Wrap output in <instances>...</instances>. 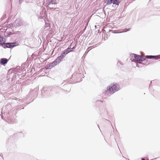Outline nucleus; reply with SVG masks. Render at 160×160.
I'll list each match as a JSON object with an SVG mask.
<instances>
[{"label":"nucleus","instance_id":"nucleus-1","mask_svg":"<svg viewBox=\"0 0 160 160\" xmlns=\"http://www.w3.org/2000/svg\"><path fill=\"white\" fill-rule=\"evenodd\" d=\"M12 106L10 103H8L4 107H3L1 112V118L2 120L9 124L16 122L17 113L16 109H12Z\"/></svg>","mask_w":160,"mask_h":160},{"label":"nucleus","instance_id":"nucleus-2","mask_svg":"<svg viewBox=\"0 0 160 160\" xmlns=\"http://www.w3.org/2000/svg\"><path fill=\"white\" fill-rule=\"evenodd\" d=\"M12 69H10L8 70L7 73V76L6 78H7L5 80V82L7 85H5V86L6 88L5 90L8 88H10L11 87L10 86L12 84H14L16 81V77L18 76V73L15 72Z\"/></svg>","mask_w":160,"mask_h":160},{"label":"nucleus","instance_id":"nucleus-3","mask_svg":"<svg viewBox=\"0 0 160 160\" xmlns=\"http://www.w3.org/2000/svg\"><path fill=\"white\" fill-rule=\"evenodd\" d=\"M120 89L119 84L114 82L107 87V89L104 90L102 93L106 97H109L115 92Z\"/></svg>","mask_w":160,"mask_h":160},{"label":"nucleus","instance_id":"nucleus-4","mask_svg":"<svg viewBox=\"0 0 160 160\" xmlns=\"http://www.w3.org/2000/svg\"><path fill=\"white\" fill-rule=\"evenodd\" d=\"M81 76L82 75L80 73H77L75 74L73 73L72 75V77L70 79H67L66 81H67V82L70 83L79 82L82 80Z\"/></svg>","mask_w":160,"mask_h":160},{"label":"nucleus","instance_id":"nucleus-5","mask_svg":"<svg viewBox=\"0 0 160 160\" xmlns=\"http://www.w3.org/2000/svg\"><path fill=\"white\" fill-rule=\"evenodd\" d=\"M15 138L11 136L8 139L7 143V147L8 149H14L16 147V145L14 142Z\"/></svg>","mask_w":160,"mask_h":160},{"label":"nucleus","instance_id":"nucleus-6","mask_svg":"<svg viewBox=\"0 0 160 160\" xmlns=\"http://www.w3.org/2000/svg\"><path fill=\"white\" fill-rule=\"evenodd\" d=\"M98 109L99 110V113L100 114L102 117L104 118L108 116V113L107 108L105 104L103 105L102 106H99Z\"/></svg>","mask_w":160,"mask_h":160},{"label":"nucleus","instance_id":"nucleus-7","mask_svg":"<svg viewBox=\"0 0 160 160\" xmlns=\"http://www.w3.org/2000/svg\"><path fill=\"white\" fill-rule=\"evenodd\" d=\"M51 91L50 88L44 87L41 90L42 95L45 97H47L49 96Z\"/></svg>","mask_w":160,"mask_h":160},{"label":"nucleus","instance_id":"nucleus-8","mask_svg":"<svg viewBox=\"0 0 160 160\" xmlns=\"http://www.w3.org/2000/svg\"><path fill=\"white\" fill-rule=\"evenodd\" d=\"M4 70L6 71V72L4 74H2V75L1 76V77H2V79L1 80V86L2 85L3 87L5 88H4L3 89H5V88H6L5 87L6 85H7L6 83L5 82V80L7 79V78H6V77L7 76V73L8 71H7V70L6 69H3Z\"/></svg>","mask_w":160,"mask_h":160},{"label":"nucleus","instance_id":"nucleus-9","mask_svg":"<svg viewBox=\"0 0 160 160\" xmlns=\"http://www.w3.org/2000/svg\"><path fill=\"white\" fill-rule=\"evenodd\" d=\"M130 56L131 57L130 60L132 62H135L139 61L140 55L132 53L130 54Z\"/></svg>","mask_w":160,"mask_h":160},{"label":"nucleus","instance_id":"nucleus-10","mask_svg":"<svg viewBox=\"0 0 160 160\" xmlns=\"http://www.w3.org/2000/svg\"><path fill=\"white\" fill-rule=\"evenodd\" d=\"M68 54L67 51L65 49L60 54V56H58L57 59L60 62Z\"/></svg>","mask_w":160,"mask_h":160},{"label":"nucleus","instance_id":"nucleus-11","mask_svg":"<svg viewBox=\"0 0 160 160\" xmlns=\"http://www.w3.org/2000/svg\"><path fill=\"white\" fill-rule=\"evenodd\" d=\"M3 27L1 28V45L4 43L6 42V39L3 38V36H1V35H3V34L5 35L4 32L1 31L2 30H3Z\"/></svg>","mask_w":160,"mask_h":160},{"label":"nucleus","instance_id":"nucleus-12","mask_svg":"<svg viewBox=\"0 0 160 160\" xmlns=\"http://www.w3.org/2000/svg\"><path fill=\"white\" fill-rule=\"evenodd\" d=\"M19 43L17 42H8V48L12 49L14 47L18 46Z\"/></svg>","mask_w":160,"mask_h":160},{"label":"nucleus","instance_id":"nucleus-13","mask_svg":"<svg viewBox=\"0 0 160 160\" xmlns=\"http://www.w3.org/2000/svg\"><path fill=\"white\" fill-rule=\"evenodd\" d=\"M10 58L7 59L5 58H1V65L5 66L7 63Z\"/></svg>","mask_w":160,"mask_h":160},{"label":"nucleus","instance_id":"nucleus-14","mask_svg":"<svg viewBox=\"0 0 160 160\" xmlns=\"http://www.w3.org/2000/svg\"><path fill=\"white\" fill-rule=\"evenodd\" d=\"M24 75H22V74H20L19 75L18 73V76L16 77V83L17 82H18V83H21V80L23 79L22 78H22H24Z\"/></svg>","mask_w":160,"mask_h":160},{"label":"nucleus","instance_id":"nucleus-15","mask_svg":"<svg viewBox=\"0 0 160 160\" xmlns=\"http://www.w3.org/2000/svg\"><path fill=\"white\" fill-rule=\"evenodd\" d=\"M38 93V92L37 90V89H34L32 90L31 91H30L29 93V95H31L32 96V97H34L35 98L37 96Z\"/></svg>","mask_w":160,"mask_h":160},{"label":"nucleus","instance_id":"nucleus-16","mask_svg":"<svg viewBox=\"0 0 160 160\" xmlns=\"http://www.w3.org/2000/svg\"><path fill=\"white\" fill-rule=\"evenodd\" d=\"M60 62L57 58L54 61L49 63V64L50 66H51L52 68Z\"/></svg>","mask_w":160,"mask_h":160},{"label":"nucleus","instance_id":"nucleus-17","mask_svg":"<svg viewBox=\"0 0 160 160\" xmlns=\"http://www.w3.org/2000/svg\"><path fill=\"white\" fill-rule=\"evenodd\" d=\"M12 136H13V138H15L16 137H24V135L22 132H19L15 133L13 134Z\"/></svg>","mask_w":160,"mask_h":160},{"label":"nucleus","instance_id":"nucleus-18","mask_svg":"<svg viewBox=\"0 0 160 160\" xmlns=\"http://www.w3.org/2000/svg\"><path fill=\"white\" fill-rule=\"evenodd\" d=\"M51 28L50 24L49 22L48 21H46L45 23V26L44 27V29H46L45 31L49 30Z\"/></svg>","mask_w":160,"mask_h":160},{"label":"nucleus","instance_id":"nucleus-19","mask_svg":"<svg viewBox=\"0 0 160 160\" xmlns=\"http://www.w3.org/2000/svg\"><path fill=\"white\" fill-rule=\"evenodd\" d=\"M15 23L16 24V26L18 27L20 26L22 24V20L19 18L16 20Z\"/></svg>","mask_w":160,"mask_h":160},{"label":"nucleus","instance_id":"nucleus-20","mask_svg":"<svg viewBox=\"0 0 160 160\" xmlns=\"http://www.w3.org/2000/svg\"><path fill=\"white\" fill-rule=\"evenodd\" d=\"M120 3V2L119 0H113L112 6L114 7V5L118 6Z\"/></svg>","mask_w":160,"mask_h":160},{"label":"nucleus","instance_id":"nucleus-21","mask_svg":"<svg viewBox=\"0 0 160 160\" xmlns=\"http://www.w3.org/2000/svg\"><path fill=\"white\" fill-rule=\"evenodd\" d=\"M160 55H151V59L155 60H157L158 59H160V57L159 56Z\"/></svg>","mask_w":160,"mask_h":160},{"label":"nucleus","instance_id":"nucleus-22","mask_svg":"<svg viewBox=\"0 0 160 160\" xmlns=\"http://www.w3.org/2000/svg\"><path fill=\"white\" fill-rule=\"evenodd\" d=\"M99 101L100 102H94V103H95V104L96 105H100L99 106H102L103 105H104L103 104V102L102 100L101 101V100H99Z\"/></svg>","mask_w":160,"mask_h":160},{"label":"nucleus","instance_id":"nucleus-23","mask_svg":"<svg viewBox=\"0 0 160 160\" xmlns=\"http://www.w3.org/2000/svg\"><path fill=\"white\" fill-rule=\"evenodd\" d=\"M14 25L13 23H10V24H7L6 25H5V26L6 25V28H12L13 27Z\"/></svg>","mask_w":160,"mask_h":160},{"label":"nucleus","instance_id":"nucleus-24","mask_svg":"<svg viewBox=\"0 0 160 160\" xmlns=\"http://www.w3.org/2000/svg\"><path fill=\"white\" fill-rule=\"evenodd\" d=\"M8 42H5L3 44L1 45V46L2 47L4 48H8Z\"/></svg>","mask_w":160,"mask_h":160},{"label":"nucleus","instance_id":"nucleus-25","mask_svg":"<svg viewBox=\"0 0 160 160\" xmlns=\"http://www.w3.org/2000/svg\"><path fill=\"white\" fill-rule=\"evenodd\" d=\"M100 102L99 99H98L97 98V97L96 98H94L92 100V102L94 103L95 102Z\"/></svg>","mask_w":160,"mask_h":160},{"label":"nucleus","instance_id":"nucleus-26","mask_svg":"<svg viewBox=\"0 0 160 160\" xmlns=\"http://www.w3.org/2000/svg\"><path fill=\"white\" fill-rule=\"evenodd\" d=\"M30 0H19V4H21L23 1H24L25 2L28 3L30 2Z\"/></svg>","mask_w":160,"mask_h":160},{"label":"nucleus","instance_id":"nucleus-27","mask_svg":"<svg viewBox=\"0 0 160 160\" xmlns=\"http://www.w3.org/2000/svg\"><path fill=\"white\" fill-rule=\"evenodd\" d=\"M73 49H72V48L71 47H68L66 49V50L68 52V53H69V52H72L73 50Z\"/></svg>","mask_w":160,"mask_h":160},{"label":"nucleus","instance_id":"nucleus-28","mask_svg":"<svg viewBox=\"0 0 160 160\" xmlns=\"http://www.w3.org/2000/svg\"><path fill=\"white\" fill-rule=\"evenodd\" d=\"M113 0H108L106 4V6L109 5L112 3L113 4Z\"/></svg>","mask_w":160,"mask_h":160},{"label":"nucleus","instance_id":"nucleus-29","mask_svg":"<svg viewBox=\"0 0 160 160\" xmlns=\"http://www.w3.org/2000/svg\"><path fill=\"white\" fill-rule=\"evenodd\" d=\"M146 60V58H145V57H141L140 56L139 58V62H143L145 61Z\"/></svg>","mask_w":160,"mask_h":160},{"label":"nucleus","instance_id":"nucleus-30","mask_svg":"<svg viewBox=\"0 0 160 160\" xmlns=\"http://www.w3.org/2000/svg\"><path fill=\"white\" fill-rule=\"evenodd\" d=\"M13 35L12 36V38L13 39V40L16 41L17 40V38L18 37V35H16L15 34L12 35Z\"/></svg>","mask_w":160,"mask_h":160},{"label":"nucleus","instance_id":"nucleus-31","mask_svg":"<svg viewBox=\"0 0 160 160\" xmlns=\"http://www.w3.org/2000/svg\"><path fill=\"white\" fill-rule=\"evenodd\" d=\"M52 68L51 66L49 64L45 66V68L46 69H50Z\"/></svg>","mask_w":160,"mask_h":160},{"label":"nucleus","instance_id":"nucleus-32","mask_svg":"<svg viewBox=\"0 0 160 160\" xmlns=\"http://www.w3.org/2000/svg\"><path fill=\"white\" fill-rule=\"evenodd\" d=\"M53 2L51 0H50V1H47L46 4L47 6H49V5L52 3Z\"/></svg>","mask_w":160,"mask_h":160},{"label":"nucleus","instance_id":"nucleus-33","mask_svg":"<svg viewBox=\"0 0 160 160\" xmlns=\"http://www.w3.org/2000/svg\"><path fill=\"white\" fill-rule=\"evenodd\" d=\"M146 62L145 63V65L147 66V65H148L150 63V60H146Z\"/></svg>","mask_w":160,"mask_h":160},{"label":"nucleus","instance_id":"nucleus-34","mask_svg":"<svg viewBox=\"0 0 160 160\" xmlns=\"http://www.w3.org/2000/svg\"><path fill=\"white\" fill-rule=\"evenodd\" d=\"M27 65L26 64V63L24 64H22L21 65V67H22V69H23L24 68L27 66Z\"/></svg>","mask_w":160,"mask_h":160},{"label":"nucleus","instance_id":"nucleus-35","mask_svg":"<svg viewBox=\"0 0 160 160\" xmlns=\"http://www.w3.org/2000/svg\"><path fill=\"white\" fill-rule=\"evenodd\" d=\"M131 29V28H126L124 29V32H127L128 31H129Z\"/></svg>","mask_w":160,"mask_h":160},{"label":"nucleus","instance_id":"nucleus-36","mask_svg":"<svg viewBox=\"0 0 160 160\" xmlns=\"http://www.w3.org/2000/svg\"><path fill=\"white\" fill-rule=\"evenodd\" d=\"M145 57L146 58V60L147 59H151V55H146L145 56Z\"/></svg>","mask_w":160,"mask_h":160},{"label":"nucleus","instance_id":"nucleus-37","mask_svg":"<svg viewBox=\"0 0 160 160\" xmlns=\"http://www.w3.org/2000/svg\"><path fill=\"white\" fill-rule=\"evenodd\" d=\"M23 108H24V107L21 108V105H19L18 106L17 108V110H16L17 111L18 109H23Z\"/></svg>","mask_w":160,"mask_h":160},{"label":"nucleus","instance_id":"nucleus-38","mask_svg":"<svg viewBox=\"0 0 160 160\" xmlns=\"http://www.w3.org/2000/svg\"><path fill=\"white\" fill-rule=\"evenodd\" d=\"M13 34H13L12 32H9L8 34V35L7 36H5V34L4 35V36L6 37H7L9 36V35H11Z\"/></svg>","mask_w":160,"mask_h":160},{"label":"nucleus","instance_id":"nucleus-39","mask_svg":"<svg viewBox=\"0 0 160 160\" xmlns=\"http://www.w3.org/2000/svg\"><path fill=\"white\" fill-rule=\"evenodd\" d=\"M109 32H112V33H117V32H116V31H115V30H109Z\"/></svg>","mask_w":160,"mask_h":160},{"label":"nucleus","instance_id":"nucleus-40","mask_svg":"<svg viewBox=\"0 0 160 160\" xmlns=\"http://www.w3.org/2000/svg\"><path fill=\"white\" fill-rule=\"evenodd\" d=\"M152 81H151L150 83L149 86V89L151 90V88L152 87Z\"/></svg>","mask_w":160,"mask_h":160},{"label":"nucleus","instance_id":"nucleus-41","mask_svg":"<svg viewBox=\"0 0 160 160\" xmlns=\"http://www.w3.org/2000/svg\"><path fill=\"white\" fill-rule=\"evenodd\" d=\"M97 98L98 99L101 100V99L102 98V97L101 95H98L97 97Z\"/></svg>","mask_w":160,"mask_h":160},{"label":"nucleus","instance_id":"nucleus-42","mask_svg":"<svg viewBox=\"0 0 160 160\" xmlns=\"http://www.w3.org/2000/svg\"><path fill=\"white\" fill-rule=\"evenodd\" d=\"M20 32L19 31L16 32L14 33V34L18 35V34L20 33Z\"/></svg>","mask_w":160,"mask_h":160},{"label":"nucleus","instance_id":"nucleus-43","mask_svg":"<svg viewBox=\"0 0 160 160\" xmlns=\"http://www.w3.org/2000/svg\"><path fill=\"white\" fill-rule=\"evenodd\" d=\"M150 92L152 93L154 91V89H153V88L151 87V90H149Z\"/></svg>","mask_w":160,"mask_h":160},{"label":"nucleus","instance_id":"nucleus-44","mask_svg":"<svg viewBox=\"0 0 160 160\" xmlns=\"http://www.w3.org/2000/svg\"><path fill=\"white\" fill-rule=\"evenodd\" d=\"M76 44L74 46H73L72 48V49H73V50L74 49H75L76 48Z\"/></svg>","mask_w":160,"mask_h":160},{"label":"nucleus","instance_id":"nucleus-45","mask_svg":"<svg viewBox=\"0 0 160 160\" xmlns=\"http://www.w3.org/2000/svg\"><path fill=\"white\" fill-rule=\"evenodd\" d=\"M138 63L139 64H142L143 65H145V63H143V62H139Z\"/></svg>","mask_w":160,"mask_h":160},{"label":"nucleus","instance_id":"nucleus-46","mask_svg":"<svg viewBox=\"0 0 160 160\" xmlns=\"http://www.w3.org/2000/svg\"><path fill=\"white\" fill-rule=\"evenodd\" d=\"M136 67L139 68L140 67L138 64H136Z\"/></svg>","mask_w":160,"mask_h":160},{"label":"nucleus","instance_id":"nucleus-47","mask_svg":"<svg viewBox=\"0 0 160 160\" xmlns=\"http://www.w3.org/2000/svg\"><path fill=\"white\" fill-rule=\"evenodd\" d=\"M107 1H108V0H103L104 2L105 3H107Z\"/></svg>","mask_w":160,"mask_h":160},{"label":"nucleus","instance_id":"nucleus-48","mask_svg":"<svg viewBox=\"0 0 160 160\" xmlns=\"http://www.w3.org/2000/svg\"><path fill=\"white\" fill-rule=\"evenodd\" d=\"M103 33V34H102V38H103V34L104 35V37H105V34L104 33Z\"/></svg>","mask_w":160,"mask_h":160},{"label":"nucleus","instance_id":"nucleus-49","mask_svg":"<svg viewBox=\"0 0 160 160\" xmlns=\"http://www.w3.org/2000/svg\"><path fill=\"white\" fill-rule=\"evenodd\" d=\"M90 47L92 48H93L95 47H94L93 46H90Z\"/></svg>","mask_w":160,"mask_h":160},{"label":"nucleus","instance_id":"nucleus-50","mask_svg":"<svg viewBox=\"0 0 160 160\" xmlns=\"http://www.w3.org/2000/svg\"><path fill=\"white\" fill-rule=\"evenodd\" d=\"M141 160H145V159H144V158H142V159H141Z\"/></svg>","mask_w":160,"mask_h":160},{"label":"nucleus","instance_id":"nucleus-51","mask_svg":"<svg viewBox=\"0 0 160 160\" xmlns=\"http://www.w3.org/2000/svg\"><path fill=\"white\" fill-rule=\"evenodd\" d=\"M157 158H154L153 159H151V160H155Z\"/></svg>","mask_w":160,"mask_h":160},{"label":"nucleus","instance_id":"nucleus-52","mask_svg":"<svg viewBox=\"0 0 160 160\" xmlns=\"http://www.w3.org/2000/svg\"><path fill=\"white\" fill-rule=\"evenodd\" d=\"M10 3L12 4V0H10Z\"/></svg>","mask_w":160,"mask_h":160},{"label":"nucleus","instance_id":"nucleus-53","mask_svg":"<svg viewBox=\"0 0 160 160\" xmlns=\"http://www.w3.org/2000/svg\"><path fill=\"white\" fill-rule=\"evenodd\" d=\"M121 62H118L117 63V64H118V63H119L120 64H122L121 63Z\"/></svg>","mask_w":160,"mask_h":160},{"label":"nucleus","instance_id":"nucleus-54","mask_svg":"<svg viewBox=\"0 0 160 160\" xmlns=\"http://www.w3.org/2000/svg\"><path fill=\"white\" fill-rule=\"evenodd\" d=\"M60 88V87H58L57 88H56L55 89V90H56L57 89H59Z\"/></svg>","mask_w":160,"mask_h":160},{"label":"nucleus","instance_id":"nucleus-55","mask_svg":"<svg viewBox=\"0 0 160 160\" xmlns=\"http://www.w3.org/2000/svg\"><path fill=\"white\" fill-rule=\"evenodd\" d=\"M18 68H20V67L19 66H18L17 67V69H18Z\"/></svg>","mask_w":160,"mask_h":160},{"label":"nucleus","instance_id":"nucleus-56","mask_svg":"<svg viewBox=\"0 0 160 160\" xmlns=\"http://www.w3.org/2000/svg\"><path fill=\"white\" fill-rule=\"evenodd\" d=\"M97 126H98V128H99V129H100V130H100V128H99V126L98 125H97Z\"/></svg>","mask_w":160,"mask_h":160},{"label":"nucleus","instance_id":"nucleus-57","mask_svg":"<svg viewBox=\"0 0 160 160\" xmlns=\"http://www.w3.org/2000/svg\"><path fill=\"white\" fill-rule=\"evenodd\" d=\"M0 19H1V22L2 21V18H1Z\"/></svg>","mask_w":160,"mask_h":160},{"label":"nucleus","instance_id":"nucleus-58","mask_svg":"<svg viewBox=\"0 0 160 160\" xmlns=\"http://www.w3.org/2000/svg\"><path fill=\"white\" fill-rule=\"evenodd\" d=\"M2 154H1V155H0L1 157H2Z\"/></svg>","mask_w":160,"mask_h":160},{"label":"nucleus","instance_id":"nucleus-59","mask_svg":"<svg viewBox=\"0 0 160 160\" xmlns=\"http://www.w3.org/2000/svg\"><path fill=\"white\" fill-rule=\"evenodd\" d=\"M2 26H2L1 25V26H0V27H2Z\"/></svg>","mask_w":160,"mask_h":160},{"label":"nucleus","instance_id":"nucleus-60","mask_svg":"<svg viewBox=\"0 0 160 160\" xmlns=\"http://www.w3.org/2000/svg\"><path fill=\"white\" fill-rule=\"evenodd\" d=\"M95 28H96V27H97V26H96V25H95Z\"/></svg>","mask_w":160,"mask_h":160},{"label":"nucleus","instance_id":"nucleus-61","mask_svg":"<svg viewBox=\"0 0 160 160\" xmlns=\"http://www.w3.org/2000/svg\"><path fill=\"white\" fill-rule=\"evenodd\" d=\"M112 128H113V129L114 130V128H113V126H112Z\"/></svg>","mask_w":160,"mask_h":160},{"label":"nucleus","instance_id":"nucleus-62","mask_svg":"<svg viewBox=\"0 0 160 160\" xmlns=\"http://www.w3.org/2000/svg\"><path fill=\"white\" fill-rule=\"evenodd\" d=\"M106 38H107H107H108V37L107 36L106 37Z\"/></svg>","mask_w":160,"mask_h":160},{"label":"nucleus","instance_id":"nucleus-63","mask_svg":"<svg viewBox=\"0 0 160 160\" xmlns=\"http://www.w3.org/2000/svg\"><path fill=\"white\" fill-rule=\"evenodd\" d=\"M63 83H62L61 84H63Z\"/></svg>","mask_w":160,"mask_h":160},{"label":"nucleus","instance_id":"nucleus-64","mask_svg":"<svg viewBox=\"0 0 160 160\" xmlns=\"http://www.w3.org/2000/svg\"><path fill=\"white\" fill-rule=\"evenodd\" d=\"M1 93H2V92H1V93H0L1 95Z\"/></svg>","mask_w":160,"mask_h":160}]
</instances>
